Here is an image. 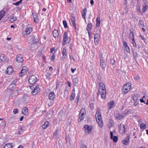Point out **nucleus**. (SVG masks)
<instances>
[{
	"label": "nucleus",
	"mask_w": 148,
	"mask_h": 148,
	"mask_svg": "<svg viewBox=\"0 0 148 148\" xmlns=\"http://www.w3.org/2000/svg\"><path fill=\"white\" fill-rule=\"evenodd\" d=\"M98 94L100 95L102 99H105L106 97V89L104 84L102 83H100Z\"/></svg>",
	"instance_id": "1"
},
{
	"label": "nucleus",
	"mask_w": 148,
	"mask_h": 148,
	"mask_svg": "<svg viewBox=\"0 0 148 148\" xmlns=\"http://www.w3.org/2000/svg\"><path fill=\"white\" fill-rule=\"evenodd\" d=\"M69 38L67 35V32H64L63 35L62 45L63 46L67 42H69Z\"/></svg>",
	"instance_id": "2"
},
{
	"label": "nucleus",
	"mask_w": 148,
	"mask_h": 148,
	"mask_svg": "<svg viewBox=\"0 0 148 148\" xmlns=\"http://www.w3.org/2000/svg\"><path fill=\"white\" fill-rule=\"evenodd\" d=\"M131 86L129 84H126L123 87L122 90L125 93L127 92L131 89Z\"/></svg>",
	"instance_id": "3"
},
{
	"label": "nucleus",
	"mask_w": 148,
	"mask_h": 148,
	"mask_svg": "<svg viewBox=\"0 0 148 148\" xmlns=\"http://www.w3.org/2000/svg\"><path fill=\"white\" fill-rule=\"evenodd\" d=\"M37 81V79L36 77L34 75H32L31 76L28 80V82L31 84H32Z\"/></svg>",
	"instance_id": "4"
},
{
	"label": "nucleus",
	"mask_w": 148,
	"mask_h": 148,
	"mask_svg": "<svg viewBox=\"0 0 148 148\" xmlns=\"http://www.w3.org/2000/svg\"><path fill=\"white\" fill-rule=\"evenodd\" d=\"M100 66L102 69L104 70L106 66V62L103 59L102 56L100 57Z\"/></svg>",
	"instance_id": "5"
},
{
	"label": "nucleus",
	"mask_w": 148,
	"mask_h": 148,
	"mask_svg": "<svg viewBox=\"0 0 148 148\" xmlns=\"http://www.w3.org/2000/svg\"><path fill=\"white\" fill-rule=\"evenodd\" d=\"M96 119L99 126L101 127H102L103 122L102 119L101 115H99V116H97V119Z\"/></svg>",
	"instance_id": "6"
},
{
	"label": "nucleus",
	"mask_w": 148,
	"mask_h": 148,
	"mask_svg": "<svg viewBox=\"0 0 148 148\" xmlns=\"http://www.w3.org/2000/svg\"><path fill=\"white\" fill-rule=\"evenodd\" d=\"M126 136L122 141L123 144L125 145H128L129 143L130 135L128 134H127Z\"/></svg>",
	"instance_id": "7"
},
{
	"label": "nucleus",
	"mask_w": 148,
	"mask_h": 148,
	"mask_svg": "<svg viewBox=\"0 0 148 148\" xmlns=\"http://www.w3.org/2000/svg\"><path fill=\"white\" fill-rule=\"evenodd\" d=\"M16 59V61L18 63L21 62L23 61V56L21 54L17 55Z\"/></svg>",
	"instance_id": "8"
},
{
	"label": "nucleus",
	"mask_w": 148,
	"mask_h": 148,
	"mask_svg": "<svg viewBox=\"0 0 148 148\" xmlns=\"http://www.w3.org/2000/svg\"><path fill=\"white\" fill-rule=\"evenodd\" d=\"M55 97V95L54 92H51L49 94L48 98L49 100H53Z\"/></svg>",
	"instance_id": "9"
},
{
	"label": "nucleus",
	"mask_w": 148,
	"mask_h": 148,
	"mask_svg": "<svg viewBox=\"0 0 148 148\" xmlns=\"http://www.w3.org/2000/svg\"><path fill=\"white\" fill-rule=\"evenodd\" d=\"M51 75L52 74L50 72H48L44 74L43 77L45 79H46V80H49Z\"/></svg>",
	"instance_id": "10"
},
{
	"label": "nucleus",
	"mask_w": 148,
	"mask_h": 148,
	"mask_svg": "<svg viewBox=\"0 0 148 148\" xmlns=\"http://www.w3.org/2000/svg\"><path fill=\"white\" fill-rule=\"evenodd\" d=\"M69 94V91L67 90V88L66 87L65 88V89L64 90V93H62L61 95V97L62 98H64L65 97L68 95Z\"/></svg>",
	"instance_id": "11"
},
{
	"label": "nucleus",
	"mask_w": 148,
	"mask_h": 148,
	"mask_svg": "<svg viewBox=\"0 0 148 148\" xmlns=\"http://www.w3.org/2000/svg\"><path fill=\"white\" fill-rule=\"evenodd\" d=\"M84 128L87 131L88 134L91 132L92 130V128L91 127L89 126V125H84Z\"/></svg>",
	"instance_id": "12"
},
{
	"label": "nucleus",
	"mask_w": 148,
	"mask_h": 148,
	"mask_svg": "<svg viewBox=\"0 0 148 148\" xmlns=\"http://www.w3.org/2000/svg\"><path fill=\"white\" fill-rule=\"evenodd\" d=\"M108 109L110 110L111 108L114 107V101H112L109 102L108 104Z\"/></svg>",
	"instance_id": "13"
},
{
	"label": "nucleus",
	"mask_w": 148,
	"mask_h": 148,
	"mask_svg": "<svg viewBox=\"0 0 148 148\" xmlns=\"http://www.w3.org/2000/svg\"><path fill=\"white\" fill-rule=\"evenodd\" d=\"M52 33L53 36L55 38L58 37L59 34L58 30L55 29L53 31Z\"/></svg>",
	"instance_id": "14"
},
{
	"label": "nucleus",
	"mask_w": 148,
	"mask_h": 148,
	"mask_svg": "<svg viewBox=\"0 0 148 148\" xmlns=\"http://www.w3.org/2000/svg\"><path fill=\"white\" fill-rule=\"evenodd\" d=\"M75 89L74 88L72 90V94L69 97V99L70 100L72 101L75 98Z\"/></svg>",
	"instance_id": "15"
},
{
	"label": "nucleus",
	"mask_w": 148,
	"mask_h": 148,
	"mask_svg": "<svg viewBox=\"0 0 148 148\" xmlns=\"http://www.w3.org/2000/svg\"><path fill=\"white\" fill-rule=\"evenodd\" d=\"M40 90L39 88H37V89L36 88H35L32 90V92L31 94L33 95H35L39 92Z\"/></svg>",
	"instance_id": "16"
},
{
	"label": "nucleus",
	"mask_w": 148,
	"mask_h": 148,
	"mask_svg": "<svg viewBox=\"0 0 148 148\" xmlns=\"http://www.w3.org/2000/svg\"><path fill=\"white\" fill-rule=\"evenodd\" d=\"M79 115V116L78 119V121H80L85 118L84 113H80Z\"/></svg>",
	"instance_id": "17"
},
{
	"label": "nucleus",
	"mask_w": 148,
	"mask_h": 148,
	"mask_svg": "<svg viewBox=\"0 0 148 148\" xmlns=\"http://www.w3.org/2000/svg\"><path fill=\"white\" fill-rule=\"evenodd\" d=\"M13 69L11 66H9L7 68V72L8 74L10 75L12 73Z\"/></svg>",
	"instance_id": "18"
},
{
	"label": "nucleus",
	"mask_w": 148,
	"mask_h": 148,
	"mask_svg": "<svg viewBox=\"0 0 148 148\" xmlns=\"http://www.w3.org/2000/svg\"><path fill=\"white\" fill-rule=\"evenodd\" d=\"M16 88L15 83L10 84L9 87V90L12 91Z\"/></svg>",
	"instance_id": "19"
},
{
	"label": "nucleus",
	"mask_w": 148,
	"mask_h": 148,
	"mask_svg": "<svg viewBox=\"0 0 148 148\" xmlns=\"http://www.w3.org/2000/svg\"><path fill=\"white\" fill-rule=\"evenodd\" d=\"M19 91L18 90H16L14 92L10 95V96L12 97H14L17 96L18 95Z\"/></svg>",
	"instance_id": "20"
},
{
	"label": "nucleus",
	"mask_w": 148,
	"mask_h": 148,
	"mask_svg": "<svg viewBox=\"0 0 148 148\" xmlns=\"http://www.w3.org/2000/svg\"><path fill=\"white\" fill-rule=\"evenodd\" d=\"M5 60V56L4 54H1L0 56V61L1 62H3Z\"/></svg>",
	"instance_id": "21"
},
{
	"label": "nucleus",
	"mask_w": 148,
	"mask_h": 148,
	"mask_svg": "<svg viewBox=\"0 0 148 148\" xmlns=\"http://www.w3.org/2000/svg\"><path fill=\"white\" fill-rule=\"evenodd\" d=\"M114 125V121L112 119L110 118L109 119V123L108 124L109 128H110L111 127H112Z\"/></svg>",
	"instance_id": "22"
},
{
	"label": "nucleus",
	"mask_w": 148,
	"mask_h": 148,
	"mask_svg": "<svg viewBox=\"0 0 148 148\" xmlns=\"http://www.w3.org/2000/svg\"><path fill=\"white\" fill-rule=\"evenodd\" d=\"M37 43H32L31 45V48L32 50H34L37 47Z\"/></svg>",
	"instance_id": "23"
},
{
	"label": "nucleus",
	"mask_w": 148,
	"mask_h": 148,
	"mask_svg": "<svg viewBox=\"0 0 148 148\" xmlns=\"http://www.w3.org/2000/svg\"><path fill=\"white\" fill-rule=\"evenodd\" d=\"M5 13V12L3 10L0 11V21L4 16Z\"/></svg>",
	"instance_id": "24"
},
{
	"label": "nucleus",
	"mask_w": 148,
	"mask_h": 148,
	"mask_svg": "<svg viewBox=\"0 0 148 148\" xmlns=\"http://www.w3.org/2000/svg\"><path fill=\"white\" fill-rule=\"evenodd\" d=\"M22 114L26 115L28 114V109L27 107H25L22 111Z\"/></svg>",
	"instance_id": "25"
},
{
	"label": "nucleus",
	"mask_w": 148,
	"mask_h": 148,
	"mask_svg": "<svg viewBox=\"0 0 148 148\" xmlns=\"http://www.w3.org/2000/svg\"><path fill=\"white\" fill-rule=\"evenodd\" d=\"M62 53L63 55L62 58L63 59H64L66 58V50L64 48L63 49Z\"/></svg>",
	"instance_id": "26"
},
{
	"label": "nucleus",
	"mask_w": 148,
	"mask_h": 148,
	"mask_svg": "<svg viewBox=\"0 0 148 148\" xmlns=\"http://www.w3.org/2000/svg\"><path fill=\"white\" fill-rule=\"evenodd\" d=\"M124 117V116H122V114H118L116 115V118L117 119L121 120Z\"/></svg>",
	"instance_id": "27"
},
{
	"label": "nucleus",
	"mask_w": 148,
	"mask_h": 148,
	"mask_svg": "<svg viewBox=\"0 0 148 148\" xmlns=\"http://www.w3.org/2000/svg\"><path fill=\"white\" fill-rule=\"evenodd\" d=\"M29 87L32 90H33L36 88L37 89L38 88H39L38 86L36 84H34L31 86H30Z\"/></svg>",
	"instance_id": "28"
},
{
	"label": "nucleus",
	"mask_w": 148,
	"mask_h": 148,
	"mask_svg": "<svg viewBox=\"0 0 148 148\" xmlns=\"http://www.w3.org/2000/svg\"><path fill=\"white\" fill-rule=\"evenodd\" d=\"M3 148H13V146L12 144L8 143L5 145Z\"/></svg>",
	"instance_id": "29"
},
{
	"label": "nucleus",
	"mask_w": 148,
	"mask_h": 148,
	"mask_svg": "<svg viewBox=\"0 0 148 148\" xmlns=\"http://www.w3.org/2000/svg\"><path fill=\"white\" fill-rule=\"evenodd\" d=\"M100 18H99L98 17H97L96 19V26L97 27H99L100 26Z\"/></svg>",
	"instance_id": "30"
},
{
	"label": "nucleus",
	"mask_w": 148,
	"mask_h": 148,
	"mask_svg": "<svg viewBox=\"0 0 148 148\" xmlns=\"http://www.w3.org/2000/svg\"><path fill=\"white\" fill-rule=\"evenodd\" d=\"M32 31V28L31 27H29L25 30V32L26 34H28L30 33Z\"/></svg>",
	"instance_id": "31"
},
{
	"label": "nucleus",
	"mask_w": 148,
	"mask_h": 148,
	"mask_svg": "<svg viewBox=\"0 0 148 148\" xmlns=\"http://www.w3.org/2000/svg\"><path fill=\"white\" fill-rule=\"evenodd\" d=\"M87 10L86 8H85L84 9V11L83 12H82V16L83 17V18L84 19V20L85 21H86V12Z\"/></svg>",
	"instance_id": "32"
},
{
	"label": "nucleus",
	"mask_w": 148,
	"mask_h": 148,
	"mask_svg": "<svg viewBox=\"0 0 148 148\" xmlns=\"http://www.w3.org/2000/svg\"><path fill=\"white\" fill-rule=\"evenodd\" d=\"M16 20V17L14 16V14H12V15L10 17V20L11 22H13L15 21Z\"/></svg>",
	"instance_id": "33"
},
{
	"label": "nucleus",
	"mask_w": 148,
	"mask_h": 148,
	"mask_svg": "<svg viewBox=\"0 0 148 148\" xmlns=\"http://www.w3.org/2000/svg\"><path fill=\"white\" fill-rule=\"evenodd\" d=\"M73 81L74 85L76 84L78 82V78L77 77H75L73 79Z\"/></svg>",
	"instance_id": "34"
},
{
	"label": "nucleus",
	"mask_w": 148,
	"mask_h": 148,
	"mask_svg": "<svg viewBox=\"0 0 148 148\" xmlns=\"http://www.w3.org/2000/svg\"><path fill=\"white\" fill-rule=\"evenodd\" d=\"M49 125V122L47 121H46L44 124L42 126V127L43 129H45Z\"/></svg>",
	"instance_id": "35"
},
{
	"label": "nucleus",
	"mask_w": 148,
	"mask_h": 148,
	"mask_svg": "<svg viewBox=\"0 0 148 148\" xmlns=\"http://www.w3.org/2000/svg\"><path fill=\"white\" fill-rule=\"evenodd\" d=\"M32 40L33 43H38V40L35 37V36H33L32 39Z\"/></svg>",
	"instance_id": "36"
},
{
	"label": "nucleus",
	"mask_w": 148,
	"mask_h": 148,
	"mask_svg": "<svg viewBox=\"0 0 148 148\" xmlns=\"http://www.w3.org/2000/svg\"><path fill=\"white\" fill-rule=\"evenodd\" d=\"M23 99L25 102L28 101L29 99V97L27 95L24 96L23 97Z\"/></svg>",
	"instance_id": "37"
},
{
	"label": "nucleus",
	"mask_w": 148,
	"mask_h": 148,
	"mask_svg": "<svg viewBox=\"0 0 148 148\" xmlns=\"http://www.w3.org/2000/svg\"><path fill=\"white\" fill-rule=\"evenodd\" d=\"M92 27V24L91 23H88L87 25L86 30L88 31V30L91 29Z\"/></svg>",
	"instance_id": "38"
},
{
	"label": "nucleus",
	"mask_w": 148,
	"mask_h": 148,
	"mask_svg": "<svg viewBox=\"0 0 148 148\" xmlns=\"http://www.w3.org/2000/svg\"><path fill=\"white\" fill-rule=\"evenodd\" d=\"M140 127L141 129H143V130L145 129L146 128L145 124L143 123H142L140 124Z\"/></svg>",
	"instance_id": "39"
},
{
	"label": "nucleus",
	"mask_w": 148,
	"mask_h": 148,
	"mask_svg": "<svg viewBox=\"0 0 148 148\" xmlns=\"http://www.w3.org/2000/svg\"><path fill=\"white\" fill-rule=\"evenodd\" d=\"M23 128L22 127H20L18 129V131L17 133V134H21V132H23Z\"/></svg>",
	"instance_id": "40"
},
{
	"label": "nucleus",
	"mask_w": 148,
	"mask_h": 148,
	"mask_svg": "<svg viewBox=\"0 0 148 148\" xmlns=\"http://www.w3.org/2000/svg\"><path fill=\"white\" fill-rule=\"evenodd\" d=\"M133 100L134 101H138V97L137 95H134L133 97Z\"/></svg>",
	"instance_id": "41"
},
{
	"label": "nucleus",
	"mask_w": 148,
	"mask_h": 148,
	"mask_svg": "<svg viewBox=\"0 0 148 148\" xmlns=\"http://www.w3.org/2000/svg\"><path fill=\"white\" fill-rule=\"evenodd\" d=\"M100 36L99 34L95 33L94 34V39H99Z\"/></svg>",
	"instance_id": "42"
},
{
	"label": "nucleus",
	"mask_w": 148,
	"mask_h": 148,
	"mask_svg": "<svg viewBox=\"0 0 148 148\" xmlns=\"http://www.w3.org/2000/svg\"><path fill=\"white\" fill-rule=\"evenodd\" d=\"M99 115H101L100 113V110H98L96 111V113L95 114V116L96 119H97V116H99Z\"/></svg>",
	"instance_id": "43"
},
{
	"label": "nucleus",
	"mask_w": 148,
	"mask_h": 148,
	"mask_svg": "<svg viewBox=\"0 0 148 148\" xmlns=\"http://www.w3.org/2000/svg\"><path fill=\"white\" fill-rule=\"evenodd\" d=\"M112 139L114 143H116L118 141V137L116 136H114Z\"/></svg>",
	"instance_id": "44"
},
{
	"label": "nucleus",
	"mask_w": 148,
	"mask_h": 148,
	"mask_svg": "<svg viewBox=\"0 0 148 148\" xmlns=\"http://www.w3.org/2000/svg\"><path fill=\"white\" fill-rule=\"evenodd\" d=\"M128 111L127 110H126L125 111L123 112L121 114L122 116H124V117L126 116V115L128 114Z\"/></svg>",
	"instance_id": "45"
},
{
	"label": "nucleus",
	"mask_w": 148,
	"mask_h": 148,
	"mask_svg": "<svg viewBox=\"0 0 148 148\" xmlns=\"http://www.w3.org/2000/svg\"><path fill=\"white\" fill-rule=\"evenodd\" d=\"M138 23L139 25L140 26L142 27L144 26V22L142 20H140L139 21Z\"/></svg>",
	"instance_id": "46"
},
{
	"label": "nucleus",
	"mask_w": 148,
	"mask_h": 148,
	"mask_svg": "<svg viewBox=\"0 0 148 148\" xmlns=\"http://www.w3.org/2000/svg\"><path fill=\"white\" fill-rule=\"evenodd\" d=\"M32 16L33 18L38 17V14L37 13L34 12L32 14Z\"/></svg>",
	"instance_id": "47"
},
{
	"label": "nucleus",
	"mask_w": 148,
	"mask_h": 148,
	"mask_svg": "<svg viewBox=\"0 0 148 148\" xmlns=\"http://www.w3.org/2000/svg\"><path fill=\"white\" fill-rule=\"evenodd\" d=\"M143 11L144 13L145 12L147 9L148 8V6L145 5V6H143Z\"/></svg>",
	"instance_id": "48"
},
{
	"label": "nucleus",
	"mask_w": 148,
	"mask_h": 148,
	"mask_svg": "<svg viewBox=\"0 0 148 148\" xmlns=\"http://www.w3.org/2000/svg\"><path fill=\"white\" fill-rule=\"evenodd\" d=\"M63 23L64 28H67L68 26L66 21L65 20H63Z\"/></svg>",
	"instance_id": "49"
},
{
	"label": "nucleus",
	"mask_w": 148,
	"mask_h": 148,
	"mask_svg": "<svg viewBox=\"0 0 148 148\" xmlns=\"http://www.w3.org/2000/svg\"><path fill=\"white\" fill-rule=\"evenodd\" d=\"M80 148H87L86 145L81 143L80 145Z\"/></svg>",
	"instance_id": "50"
},
{
	"label": "nucleus",
	"mask_w": 148,
	"mask_h": 148,
	"mask_svg": "<svg viewBox=\"0 0 148 148\" xmlns=\"http://www.w3.org/2000/svg\"><path fill=\"white\" fill-rule=\"evenodd\" d=\"M130 37H132V38H134V34L133 33V32L132 31H130Z\"/></svg>",
	"instance_id": "51"
},
{
	"label": "nucleus",
	"mask_w": 148,
	"mask_h": 148,
	"mask_svg": "<svg viewBox=\"0 0 148 148\" xmlns=\"http://www.w3.org/2000/svg\"><path fill=\"white\" fill-rule=\"evenodd\" d=\"M132 43L134 47H136V44L135 42V40L134 39V38H132Z\"/></svg>",
	"instance_id": "52"
},
{
	"label": "nucleus",
	"mask_w": 148,
	"mask_h": 148,
	"mask_svg": "<svg viewBox=\"0 0 148 148\" xmlns=\"http://www.w3.org/2000/svg\"><path fill=\"white\" fill-rule=\"evenodd\" d=\"M22 3V2H21V1H17L15 3H13V4L16 6L18 5L20 3Z\"/></svg>",
	"instance_id": "53"
},
{
	"label": "nucleus",
	"mask_w": 148,
	"mask_h": 148,
	"mask_svg": "<svg viewBox=\"0 0 148 148\" xmlns=\"http://www.w3.org/2000/svg\"><path fill=\"white\" fill-rule=\"evenodd\" d=\"M110 61L111 64L113 65L115 63V60L114 59H110Z\"/></svg>",
	"instance_id": "54"
},
{
	"label": "nucleus",
	"mask_w": 148,
	"mask_h": 148,
	"mask_svg": "<svg viewBox=\"0 0 148 148\" xmlns=\"http://www.w3.org/2000/svg\"><path fill=\"white\" fill-rule=\"evenodd\" d=\"M99 39H94V42L95 45H97L98 44V42Z\"/></svg>",
	"instance_id": "55"
},
{
	"label": "nucleus",
	"mask_w": 148,
	"mask_h": 148,
	"mask_svg": "<svg viewBox=\"0 0 148 148\" xmlns=\"http://www.w3.org/2000/svg\"><path fill=\"white\" fill-rule=\"evenodd\" d=\"M134 79L136 80H138L139 79L140 77L139 76L137 75H135L134 76Z\"/></svg>",
	"instance_id": "56"
},
{
	"label": "nucleus",
	"mask_w": 148,
	"mask_h": 148,
	"mask_svg": "<svg viewBox=\"0 0 148 148\" xmlns=\"http://www.w3.org/2000/svg\"><path fill=\"white\" fill-rule=\"evenodd\" d=\"M22 70H23V71H24V72H27L28 71V69L26 66H23Z\"/></svg>",
	"instance_id": "57"
},
{
	"label": "nucleus",
	"mask_w": 148,
	"mask_h": 148,
	"mask_svg": "<svg viewBox=\"0 0 148 148\" xmlns=\"http://www.w3.org/2000/svg\"><path fill=\"white\" fill-rule=\"evenodd\" d=\"M33 19L34 22H35L36 23H38L39 21V20L38 17L35 18Z\"/></svg>",
	"instance_id": "58"
},
{
	"label": "nucleus",
	"mask_w": 148,
	"mask_h": 148,
	"mask_svg": "<svg viewBox=\"0 0 148 148\" xmlns=\"http://www.w3.org/2000/svg\"><path fill=\"white\" fill-rule=\"evenodd\" d=\"M118 128L119 131L121 130L122 124L120 123L118 125Z\"/></svg>",
	"instance_id": "59"
},
{
	"label": "nucleus",
	"mask_w": 148,
	"mask_h": 148,
	"mask_svg": "<svg viewBox=\"0 0 148 148\" xmlns=\"http://www.w3.org/2000/svg\"><path fill=\"white\" fill-rule=\"evenodd\" d=\"M6 123V122L5 121H3L1 122V124L2 126H3V127H5V126Z\"/></svg>",
	"instance_id": "60"
},
{
	"label": "nucleus",
	"mask_w": 148,
	"mask_h": 148,
	"mask_svg": "<svg viewBox=\"0 0 148 148\" xmlns=\"http://www.w3.org/2000/svg\"><path fill=\"white\" fill-rule=\"evenodd\" d=\"M125 48L126 49V50L127 52L129 53L130 51V49L129 47L128 46H126V47H125Z\"/></svg>",
	"instance_id": "61"
},
{
	"label": "nucleus",
	"mask_w": 148,
	"mask_h": 148,
	"mask_svg": "<svg viewBox=\"0 0 148 148\" xmlns=\"http://www.w3.org/2000/svg\"><path fill=\"white\" fill-rule=\"evenodd\" d=\"M18 112V110L17 109H14L13 111V112L14 114H16Z\"/></svg>",
	"instance_id": "62"
},
{
	"label": "nucleus",
	"mask_w": 148,
	"mask_h": 148,
	"mask_svg": "<svg viewBox=\"0 0 148 148\" xmlns=\"http://www.w3.org/2000/svg\"><path fill=\"white\" fill-rule=\"evenodd\" d=\"M90 108L91 110H93L94 108V105L93 103L90 104Z\"/></svg>",
	"instance_id": "63"
},
{
	"label": "nucleus",
	"mask_w": 148,
	"mask_h": 148,
	"mask_svg": "<svg viewBox=\"0 0 148 148\" xmlns=\"http://www.w3.org/2000/svg\"><path fill=\"white\" fill-rule=\"evenodd\" d=\"M86 113V111L84 109H82L80 111V113Z\"/></svg>",
	"instance_id": "64"
}]
</instances>
